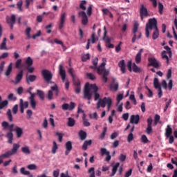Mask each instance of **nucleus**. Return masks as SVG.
<instances>
[{
    "label": "nucleus",
    "mask_w": 177,
    "mask_h": 177,
    "mask_svg": "<svg viewBox=\"0 0 177 177\" xmlns=\"http://www.w3.org/2000/svg\"><path fill=\"white\" fill-rule=\"evenodd\" d=\"M21 65H22V59H19L15 62V68H17V69L21 68Z\"/></svg>",
    "instance_id": "43"
},
{
    "label": "nucleus",
    "mask_w": 177,
    "mask_h": 177,
    "mask_svg": "<svg viewBox=\"0 0 177 177\" xmlns=\"http://www.w3.org/2000/svg\"><path fill=\"white\" fill-rule=\"evenodd\" d=\"M65 149H66V151H65V155L68 156L73 149V144L71 141L66 142V144H65Z\"/></svg>",
    "instance_id": "18"
},
{
    "label": "nucleus",
    "mask_w": 177,
    "mask_h": 177,
    "mask_svg": "<svg viewBox=\"0 0 177 177\" xmlns=\"http://www.w3.org/2000/svg\"><path fill=\"white\" fill-rule=\"evenodd\" d=\"M9 104L8 100H4L0 103V110L7 107Z\"/></svg>",
    "instance_id": "38"
},
{
    "label": "nucleus",
    "mask_w": 177,
    "mask_h": 177,
    "mask_svg": "<svg viewBox=\"0 0 177 177\" xmlns=\"http://www.w3.org/2000/svg\"><path fill=\"white\" fill-rule=\"evenodd\" d=\"M92 145V140H85L82 146V149L84 151L88 150V147Z\"/></svg>",
    "instance_id": "23"
},
{
    "label": "nucleus",
    "mask_w": 177,
    "mask_h": 177,
    "mask_svg": "<svg viewBox=\"0 0 177 177\" xmlns=\"http://www.w3.org/2000/svg\"><path fill=\"white\" fill-rule=\"evenodd\" d=\"M68 73L71 75V76L72 77V80H73V82L78 80L77 76L75 75H74L73 69L72 68L68 69Z\"/></svg>",
    "instance_id": "42"
},
{
    "label": "nucleus",
    "mask_w": 177,
    "mask_h": 177,
    "mask_svg": "<svg viewBox=\"0 0 177 177\" xmlns=\"http://www.w3.org/2000/svg\"><path fill=\"white\" fill-rule=\"evenodd\" d=\"M171 103V100L170 99L167 103H166V105H165V107L164 109V112H166L167 109L169 108L170 104Z\"/></svg>",
    "instance_id": "63"
},
{
    "label": "nucleus",
    "mask_w": 177,
    "mask_h": 177,
    "mask_svg": "<svg viewBox=\"0 0 177 177\" xmlns=\"http://www.w3.org/2000/svg\"><path fill=\"white\" fill-rule=\"evenodd\" d=\"M59 75H61V78H62V82H64L66 80V71L63 69L62 64L59 65Z\"/></svg>",
    "instance_id": "24"
},
{
    "label": "nucleus",
    "mask_w": 177,
    "mask_h": 177,
    "mask_svg": "<svg viewBox=\"0 0 177 177\" xmlns=\"http://www.w3.org/2000/svg\"><path fill=\"white\" fill-rule=\"evenodd\" d=\"M134 139L133 133H129L127 136V142L129 143L131 142Z\"/></svg>",
    "instance_id": "50"
},
{
    "label": "nucleus",
    "mask_w": 177,
    "mask_h": 177,
    "mask_svg": "<svg viewBox=\"0 0 177 177\" xmlns=\"http://www.w3.org/2000/svg\"><path fill=\"white\" fill-rule=\"evenodd\" d=\"M88 173L91 174L89 177H95V168L91 167L88 169Z\"/></svg>",
    "instance_id": "54"
},
{
    "label": "nucleus",
    "mask_w": 177,
    "mask_h": 177,
    "mask_svg": "<svg viewBox=\"0 0 177 177\" xmlns=\"http://www.w3.org/2000/svg\"><path fill=\"white\" fill-rule=\"evenodd\" d=\"M171 134H172V129L169 125H167V127L166 129L165 136L167 138H169Z\"/></svg>",
    "instance_id": "36"
},
{
    "label": "nucleus",
    "mask_w": 177,
    "mask_h": 177,
    "mask_svg": "<svg viewBox=\"0 0 177 177\" xmlns=\"http://www.w3.org/2000/svg\"><path fill=\"white\" fill-rule=\"evenodd\" d=\"M30 32H31V28H26V29L25 30V34L26 35V39H31Z\"/></svg>",
    "instance_id": "39"
},
{
    "label": "nucleus",
    "mask_w": 177,
    "mask_h": 177,
    "mask_svg": "<svg viewBox=\"0 0 177 177\" xmlns=\"http://www.w3.org/2000/svg\"><path fill=\"white\" fill-rule=\"evenodd\" d=\"M86 4V1L82 0L81 1V3L80 4V8L82 9V10H86V7L84 6Z\"/></svg>",
    "instance_id": "48"
},
{
    "label": "nucleus",
    "mask_w": 177,
    "mask_h": 177,
    "mask_svg": "<svg viewBox=\"0 0 177 177\" xmlns=\"http://www.w3.org/2000/svg\"><path fill=\"white\" fill-rule=\"evenodd\" d=\"M50 88H51V90H49L48 91V95H47V97L49 100H53V91L56 92V95L57 96H58V95H59L58 86L57 84H55V86H52L50 87Z\"/></svg>",
    "instance_id": "8"
},
{
    "label": "nucleus",
    "mask_w": 177,
    "mask_h": 177,
    "mask_svg": "<svg viewBox=\"0 0 177 177\" xmlns=\"http://www.w3.org/2000/svg\"><path fill=\"white\" fill-rule=\"evenodd\" d=\"M7 39H3V42H1V45H0V50H8V48L6 46Z\"/></svg>",
    "instance_id": "33"
},
{
    "label": "nucleus",
    "mask_w": 177,
    "mask_h": 177,
    "mask_svg": "<svg viewBox=\"0 0 177 177\" xmlns=\"http://www.w3.org/2000/svg\"><path fill=\"white\" fill-rule=\"evenodd\" d=\"M119 67L121 68V71L122 74H124L126 73V65H125V61L124 59H122L118 63Z\"/></svg>",
    "instance_id": "22"
},
{
    "label": "nucleus",
    "mask_w": 177,
    "mask_h": 177,
    "mask_svg": "<svg viewBox=\"0 0 177 177\" xmlns=\"http://www.w3.org/2000/svg\"><path fill=\"white\" fill-rule=\"evenodd\" d=\"M153 86L156 89H160L161 88V86L158 82V78L157 77L153 79Z\"/></svg>",
    "instance_id": "32"
},
{
    "label": "nucleus",
    "mask_w": 177,
    "mask_h": 177,
    "mask_svg": "<svg viewBox=\"0 0 177 177\" xmlns=\"http://www.w3.org/2000/svg\"><path fill=\"white\" fill-rule=\"evenodd\" d=\"M140 121L139 115H132L130 116V123L131 124H138Z\"/></svg>",
    "instance_id": "19"
},
{
    "label": "nucleus",
    "mask_w": 177,
    "mask_h": 177,
    "mask_svg": "<svg viewBox=\"0 0 177 177\" xmlns=\"http://www.w3.org/2000/svg\"><path fill=\"white\" fill-rule=\"evenodd\" d=\"M132 169H130L127 172H126V174H124V177H129L132 174Z\"/></svg>",
    "instance_id": "64"
},
{
    "label": "nucleus",
    "mask_w": 177,
    "mask_h": 177,
    "mask_svg": "<svg viewBox=\"0 0 177 177\" xmlns=\"http://www.w3.org/2000/svg\"><path fill=\"white\" fill-rule=\"evenodd\" d=\"M6 115L7 116V118H8L9 122H12L13 115H12V110L10 109H8L7 110Z\"/></svg>",
    "instance_id": "26"
},
{
    "label": "nucleus",
    "mask_w": 177,
    "mask_h": 177,
    "mask_svg": "<svg viewBox=\"0 0 177 177\" xmlns=\"http://www.w3.org/2000/svg\"><path fill=\"white\" fill-rule=\"evenodd\" d=\"M100 152H101V155L104 156V155H107L109 152V151H106V148H101L100 149Z\"/></svg>",
    "instance_id": "61"
},
{
    "label": "nucleus",
    "mask_w": 177,
    "mask_h": 177,
    "mask_svg": "<svg viewBox=\"0 0 177 177\" xmlns=\"http://www.w3.org/2000/svg\"><path fill=\"white\" fill-rule=\"evenodd\" d=\"M141 141H142V143L147 144L149 142V139H148V138L146 135H142L141 136Z\"/></svg>",
    "instance_id": "53"
},
{
    "label": "nucleus",
    "mask_w": 177,
    "mask_h": 177,
    "mask_svg": "<svg viewBox=\"0 0 177 177\" xmlns=\"http://www.w3.org/2000/svg\"><path fill=\"white\" fill-rule=\"evenodd\" d=\"M15 124H9V122L6 121H3L1 122V128L3 131H8L6 134V138H8V143L12 144L13 141V131H15L17 134V138H20L24 134L23 129L19 127H15Z\"/></svg>",
    "instance_id": "1"
},
{
    "label": "nucleus",
    "mask_w": 177,
    "mask_h": 177,
    "mask_svg": "<svg viewBox=\"0 0 177 177\" xmlns=\"http://www.w3.org/2000/svg\"><path fill=\"white\" fill-rule=\"evenodd\" d=\"M6 23L10 25V28L11 30H13L14 25L16 23V16L15 15H12L10 17H6Z\"/></svg>",
    "instance_id": "10"
},
{
    "label": "nucleus",
    "mask_w": 177,
    "mask_h": 177,
    "mask_svg": "<svg viewBox=\"0 0 177 177\" xmlns=\"http://www.w3.org/2000/svg\"><path fill=\"white\" fill-rule=\"evenodd\" d=\"M148 61L149 62V64H148V66H152L154 68H158L160 66V64H159L157 59H156L154 57L149 58Z\"/></svg>",
    "instance_id": "11"
},
{
    "label": "nucleus",
    "mask_w": 177,
    "mask_h": 177,
    "mask_svg": "<svg viewBox=\"0 0 177 177\" xmlns=\"http://www.w3.org/2000/svg\"><path fill=\"white\" fill-rule=\"evenodd\" d=\"M24 70H20L18 73L16 75L15 78V84H18L21 82L24 77Z\"/></svg>",
    "instance_id": "13"
},
{
    "label": "nucleus",
    "mask_w": 177,
    "mask_h": 177,
    "mask_svg": "<svg viewBox=\"0 0 177 177\" xmlns=\"http://www.w3.org/2000/svg\"><path fill=\"white\" fill-rule=\"evenodd\" d=\"M91 59V56L89 53H87L86 55H84L82 57V62H87V60H89Z\"/></svg>",
    "instance_id": "49"
},
{
    "label": "nucleus",
    "mask_w": 177,
    "mask_h": 177,
    "mask_svg": "<svg viewBox=\"0 0 177 177\" xmlns=\"http://www.w3.org/2000/svg\"><path fill=\"white\" fill-rule=\"evenodd\" d=\"M78 135H79L80 140H82V141L85 140L87 138V133L83 130H80L79 131Z\"/></svg>",
    "instance_id": "25"
},
{
    "label": "nucleus",
    "mask_w": 177,
    "mask_h": 177,
    "mask_svg": "<svg viewBox=\"0 0 177 177\" xmlns=\"http://www.w3.org/2000/svg\"><path fill=\"white\" fill-rule=\"evenodd\" d=\"M21 151L25 154H30L31 153L30 149L28 146L21 147Z\"/></svg>",
    "instance_id": "40"
},
{
    "label": "nucleus",
    "mask_w": 177,
    "mask_h": 177,
    "mask_svg": "<svg viewBox=\"0 0 177 177\" xmlns=\"http://www.w3.org/2000/svg\"><path fill=\"white\" fill-rule=\"evenodd\" d=\"M164 6L160 2L158 3V11L160 15H162Z\"/></svg>",
    "instance_id": "57"
},
{
    "label": "nucleus",
    "mask_w": 177,
    "mask_h": 177,
    "mask_svg": "<svg viewBox=\"0 0 177 177\" xmlns=\"http://www.w3.org/2000/svg\"><path fill=\"white\" fill-rule=\"evenodd\" d=\"M12 62L10 63L9 65L7 67V69L6 71V76L8 77L10 75L11 73L12 72Z\"/></svg>",
    "instance_id": "27"
},
{
    "label": "nucleus",
    "mask_w": 177,
    "mask_h": 177,
    "mask_svg": "<svg viewBox=\"0 0 177 177\" xmlns=\"http://www.w3.org/2000/svg\"><path fill=\"white\" fill-rule=\"evenodd\" d=\"M152 124H153V118L150 117L147 119V127L146 129V133L148 135H150L153 132Z\"/></svg>",
    "instance_id": "14"
},
{
    "label": "nucleus",
    "mask_w": 177,
    "mask_h": 177,
    "mask_svg": "<svg viewBox=\"0 0 177 177\" xmlns=\"http://www.w3.org/2000/svg\"><path fill=\"white\" fill-rule=\"evenodd\" d=\"M132 71L135 73H141V68L140 67H138V66L133 63Z\"/></svg>",
    "instance_id": "34"
},
{
    "label": "nucleus",
    "mask_w": 177,
    "mask_h": 177,
    "mask_svg": "<svg viewBox=\"0 0 177 177\" xmlns=\"http://www.w3.org/2000/svg\"><path fill=\"white\" fill-rule=\"evenodd\" d=\"M75 108V102H70L68 104V110L69 111H73Z\"/></svg>",
    "instance_id": "58"
},
{
    "label": "nucleus",
    "mask_w": 177,
    "mask_h": 177,
    "mask_svg": "<svg viewBox=\"0 0 177 177\" xmlns=\"http://www.w3.org/2000/svg\"><path fill=\"white\" fill-rule=\"evenodd\" d=\"M162 59H165L167 64H169V57L166 55V51L164 50L162 52Z\"/></svg>",
    "instance_id": "55"
},
{
    "label": "nucleus",
    "mask_w": 177,
    "mask_h": 177,
    "mask_svg": "<svg viewBox=\"0 0 177 177\" xmlns=\"http://www.w3.org/2000/svg\"><path fill=\"white\" fill-rule=\"evenodd\" d=\"M106 100V97H104L103 99H100L97 104V109H99L100 107L104 108L106 105H104V100Z\"/></svg>",
    "instance_id": "28"
},
{
    "label": "nucleus",
    "mask_w": 177,
    "mask_h": 177,
    "mask_svg": "<svg viewBox=\"0 0 177 177\" xmlns=\"http://www.w3.org/2000/svg\"><path fill=\"white\" fill-rule=\"evenodd\" d=\"M91 68L94 70V71H97V73L99 75H102V80H103V82L104 83L107 82L108 80V77L107 76L109 75V71H107L105 69V68H102L100 66H91Z\"/></svg>",
    "instance_id": "4"
},
{
    "label": "nucleus",
    "mask_w": 177,
    "mask_h": 177,
    "mask_svg": "<svg viewBox=\"0 0 177 177\" xmlns=\"http://www.w3.org/2000/svg\"><path fill=\"white\" fill-rule=\"evenodd\" d=\"M73 84L75 86V93H77V94L80 93V92H81V82H80V80L77 79L76 80H74Z\"/></svg>",
    "instance_id": "17"
},
{
    "label": "nucleus",
    "mask_w": 177,
    "mask_h": 177,
    "mask_svg": "<svg viewBox=\"0 0 177 177\" xmlns=\"http://www.w3.org/2000/svg\"><path fill=\"white\" fill-rule=\"evenodd\" d=\"M37 80V75H30L28 74L26 75V82L28 84H30L31 82H34Z\"/></svg>",
    "instance_id": "21"
},
{
    "label": "nucleus",
    "mask_w": 177,
    "mask_h": 177,
    "mask_svg": "<svg viewBox=\"0 0 177 177\" xmlns=\"http://www.w3.org/2000/svg\"><path fill=\"white\" fill-rule=\"evenodd\" d=\"M153 29H154V31L152 34V39L156 40L159 37V30L158 27L157 26V19L155 17L150 18L148 23L146 24L145 35L147 38H149V30H152Z\"/></svg>",
    "instance_id": "3"
},
{
    "label": "nucleus",
    "mask_w": 177,
    "mask_h": 177,
    "mask_svg": "<svg viewBox=\"0 0 177 177\" xmlns=\"http://www.w3.org/2000/svg\"><path fill=\"white\" fill-rule=\"evenodd\" d=\"M79 15L82 17V24L86 26L88 23V18L86 13L84 11L79 12Z\"/></svg>",
    "instance_id": "15"
},
{
    "label": "nucleus",
    "mask_w": 177,
    "mask_h": 177,
    "mask_svg": "<svg viewBox=\"0 0 177 177\" xmlns=\"http://www.w3.org/2000/svg\"><path fill=\"white\" fill-rule=\"evenodd\" d=\"M57 149H58L57 144L56 141H53V147L52 148L53 154H55Z\"/></svg>",
    "instance_id": "45"
},
{
    "label": "nucleus",
    "mask_w": 177,
    "mask_h": 177,
    "mask_svg": "<svg viewBox=\"0 0 177 177\" xmlns=\"http://www.w3.org/2000/svg\"><path fill=\"white\" fill-rule=\"evenodd\" d=\"M67 17V14L66 12H62L61 14V17H60V22L59 24V29L62 30L64 28V24L66 22V19Z\"/></svg>",
    "instance_id": "16"
},
{
    "label": "nucleus",
    "mask_w": 177,
    "mask_h": 177,
    "mask_svg": "<svg viewBox=\"0 0 177 177\" xmlns=\"http://www.w3.org/2000/svg\"><path fill=\"white\" fill-rule=\"evenodd\" d=\"M86 77L91 81H94L96 80V76L95 75V74H93L92 73H87Z\"/></svg>",
    "instance_id": "41"
},
{
    "label": "nucleus",
    "mask_w": 177,
    "mask_h": 177,
    "mask_svg": "<svg viewBox=\"0 0 177 177\" xmlns=\"http://www.w3.org/2000/svg\"><path fill=\"white\" fill-rule=\"evenodd\" d=\"M19 111V105L15 104L12 108V112L14 115H16L18 113Z\"/></svg>",
    "instance_id": "47"
},
{
    "label": "nucleus",
    "mask_w": 177,
    "mask_h": 177,
    "mask_svg": "<svg viewBox=\"0 0 177 177\" xmlns=\"http://www.w3.org/2000/svg\"><path fill=\"white\" fill-rule=\"evenodd\" d=\"M22 6H23V1L20 0L17 3V8L19 10V12H23Z\"/></svg>",
    "instance_id": "44"
},
{
    "label": "nucleus",
    "mask_w": 177,
    "mask_h": 177,
    "mask_svg": "<svg viewBox=\"0 0 177 177\" xmlns=\"http://www.w3.org/2000/svg\"><path fill=\"white\" fill-rule=\"evenodd\" d=\"M140 16L141 21H144L145 18L150 17L148 9L143 4H142L140 8Z\"/></svg>",
    "instance_id": "7"
},
{
    "label": "nucleus",
    "mask_w": 177,
    "mask_h": 177,
    "mask_svg": "<svg viewBox=\"0 0 177 177\" xmlns=\"http://www.w3.org/2000/svg\"><path fill=\"white\" fill-rule=\"evenodd\" d=\"M143 48L140 49L136 55L135 61L137 64H138V63H140L142 60V53H143Z\"/></svg>",
    "instance_id": "20"
},
{
    "label": "nucleus",
    "mask_w": 177,
    "mask_h": 177,
    "mask_svg": "<svg viewBox=\"0 0 177 177\" xmlns=\"http://www.w3.org/2000/svg\"><path fill=\"white\" fill-rule=\"evenodd\" d=\"M30 104L32 109H35L37 108V102L35 101V100H30Z\"/></svg>",
    "instance_id": "52"
},
{
    "label": "nucleus",
    "mask_w": 177,
    "mask_h": 177,
    "mask_svg": "<svg viewBox=\"0 0 177 177\" xmlns=\"http://www.w3.org/2000/svg\"><path fill=\"white\" fill-rule=\"evenodd\" d=\"M119 166H120V163L119 162H117L115 164V165L113 166V169H112V174L110 175V177H113V176H115V174H116L118 168L119 167Z\"/></svg>",
    "instance_id": "35"
},
{
    "label": "nucleus",
    "mask_w": 177,
    "mask_h": 177,
    "mask_svg": "<svg viewBox=\"0 0 177 177\" xmlns=\"http://www.w3.org/2000/svg\"><path fill=\"white\" fill-rule=\"evenodd\" d=\"M139 29V23L138 21H135L133 24V29H132V34L133 37L131 39V42L135 43L137 39L136 33L138 32Z\"/></svg>",
    "instance_id": "9"
},
{
    "label": "nucleus",
    "mask_w": 177,
    "mask_h": 177,
    "mask_svg": "<svg viewBox=\"0 0 177 177\" xmlns=\"http://www.w3.org/2000/svg\"><path fill=\"white\" fill-rule=\"evenodd\" d=\"M127 159V156L124 155V153H121V155L119 157V160L120 162H124Z\"/></svg>",
    "instance_id": "62"
},
{
    "label": "nucleus",
    "mask_w": 177,
    "mask_h": 177,
    "mask_svg": "<svg viewBox=\"0 0 177 177\" xmlns=\"http://www.w3.org/2000/svg\"><path fill=\"white\" fill-rule=\"evenodd\" d=\"M7 99L8 101H16L17 100V97L15 96V95L13 94V93H10L8 97H7Z\"/></svg>",
    "instance_id": "37"
},
{
    "label": "nucleus",
    "mask_w": 177,
    "mask_h": 177,
    "mask_svg": "<svg viewBox=\"0 0 177 177\" xmlns=\"http://www.w3.org/2000/svg\"><path fill=\"white\" fill-rule=\"evenodd\" d=\"M27 168L30 170H35L37 169V165L32 164L27 166Z\"/></svg>",
    "instance_id": "60"
},
{
    "label": "nucleus",
    "mask_w": 177,
    "mask_h": 177,
    "mask_svg": "<svg viewBox=\"0 0 177 177\" xmlns=\"http://www.w3.org/2000/svg\"><path fill=\"white\" fill-rule=\"evenodd\" d=\"M160 115L158 114L155 115L154 117V126H157V124H158V122L160 121Z\"/></svg>",
    "instance_id": "56"
},
{
    "label": "nucleus",
    "mask_w": 177,
    "mask_h": 177,
    "mask_svg": "<svg viewBox=\"0 0 177 177\" xmlns=\"http://www.w3.org/2000/svg\"><path fill=\"white\" fill-rule=\"evenodd\" d=\"M19 148H20L19 144L14 143L11 151H7L5 153L1 154V156H0V157L3 160L9 158L10 156L16 154Z\"/></svg>",
    "instance_id": "5"
},
{
    "label": "nucleus",
    "mask_w": 177,
    "mask_h": 177,
    "mask_svg": "<svg viewBox=\"0 0 177 177\" xmlns=\"http://www.w3.org/2000/svg\"><path fill=\"white\" fill-rule=\"evenodd\" d=\"M106 104H107L108 111H109L112 105V100L110 97H106V100H104V105L106 106Z\"/></svg>",
    "instance_id": "30"
},
{
    "label": "nucleus",
    "mask_w": 177,
    "mask_h": 177,
    "mask_svg": "<svg viewBox=\"0 0 177 177\" xmlns=\"http://www.w3.org/2000/svg\"><path fill=\"white\" fill-rule=\"evenodd\" d=\"M106 131H107V127H104V130H103V132L100 134L101 140H103L104 138Z\"/></svg>",
    "instance_id": "59"
},
{
    "label": "nucleus",
    "mask_w": 177,
    "mask_h": 177,
    "mask_svg": "<svg viewBox=\"0 0 177 177\" xmlns=\"http://www.w3.org/2000/svg\"><path fill=\"white\" fill-rule=\"evenodd\" d=\"M32 59H31L30 57H27L26 60V64L27 65V66H32Z\"/></svg>",
    "instance_id": "46"
},
{
    "label": "nucleus",
    "mask_w": 177,
    "mask_h": 177,
    "mask_svg": "<svg viewBox=\"0 0 177 177\" xmlns=\"http://www.w3.org/2000/svg\"><path fill=\"white\" fill-rule=\"evenodd\" d=\"M67 125L69 127H73L75 125V120L72 118H68Z\"/></svg>",
    "instance_id": "31"
},
{
    "label": "nucleus",
    "mask_w": 177,
    "mask_h": 177,
    "mask_svg": "<svg viewBox=\"0 0 177 177\" xmlns=\"http://www.w3.org/2000/svg\"><path fill=\"white\" fill-rule=\"evenodd\" d=\"M20 173L23 175H29L30 174V171H26L25 167H22L20 169Z\"/></svg>",
    "instance_id": "51"
},
{
    "label": "nucleus",
    "mask_w": 177,
    "mask_h": 177,
    "mask_svg": "<svg viewBox=\"0 0 177 177\" xmlns=\"http://www.w3.org/2000/svg\"><path fill=\"white\" fill-rule=\"evenodd\" d=\"M29 103L28 102H24L23 99L19 100V108L21 113H24L25 111V109L28 108Z\"/></svg>",
    "instance_id": "12"
},
{
    "label": "nucleus",
    "mask_w": 177,
    "mask_h": 177,
    "mask_svg": "<svg viewBox=\"0 0 177 177\" xmlns=\"http://www.w3.org/2000/svg\"><path fill=\"white\" fill-rule=\"evenodd\" d=\"M98 87L96 84H90L89 82H86L84 90V99L91 100L92 99V94L94 95V100L99 101L100 94L97 93Z\"/></svg>",
    "instance_id": "2"
},
{
    "label": "nucleus",
    "mask_w": 177,
    "mask_h": 177,
    "mask_svg": "<svg viewBox=\"0 0 177 177\" xmlns=\"http://www.w3.org/2000/svg\"><path fill=\"white\" fill-rule=\"evenodd\" d=\"M37 95L39 96V99L41 101H44L45 99V93L42 90H37Z\"/></svg>",
    "instance_id": "29"
},
{
    "label": "nucleus",
    "mask_w": 177,
    "mask_h": 177,
    "mask_svg": "<svg viewBox=\"0 0 177 177\" xmlns=\"http://www.w3.org/2000/svg\"><path fill=\"white\" fill-rule=\"evenodd\" d=\"M41 75L47 84L51 83L50 81L53 79V74L50 71L47 69L42 70Z\"/></svg>",
    "instance_id": "6"
}]
</instances>
